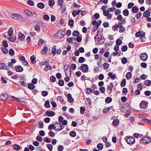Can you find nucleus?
Masks as SVG:
<instances>
[{
  "mask_svg": "<svg viewBox=\"0 0 151 151\" xmlns=\"http://www.w3.org/2000/svg\"><path fill=\"white\" fill-rule=\"evenodd\" d=\"M103 147V145L99 143L97 145V147L100 150H102Z\"/></svg>",
  "mask_w": 151,
  "mask_h": 151,
  "instance_id": "obj_42",
  "label": "nucleus"
},
{
  "mask_svg": "<svg viewBox=\"0 0 151 151\" xmlns=\"http://www.w3.org/2000/svg\"><path fill=\"white\" fill-rule=\"evenodd\" d=\"M52 69L51 66L49 64V63L46 65V67L44 68V70L47 71L48 70H51Z\"/></svg>",
  "mask_w": 151,
  "mask_h": 151,
  "instance_id": "obj_17",
  "label": "nucleus"
},
{
  "mask_svg": "<svg viewBox=\"0 0 151 151\" xmlns=\"http://www.w3.org/2000/svg\"><path fill=\"white\" fill-rule=\"evenodd\" d=\"M48 149L50 151H52V146L51 144H48L47 145Z\"/></svg>",
  "mask_w": 151,
  "mask_h": 151,
  "instance_id": "obj_64",
  "label": "nucleus"
},
{
  "mask_svg": "<svg viewBox=\"0 0 151 151\" xmlns=\"http://www.w3.org/2000/svg\"><path fill=\"white\" fill-rule=\"evenodd\" d=\"M13 19H16V18H18L21 17V16L16 13H12L11 15Z\"/></svg>",
  "mask_w": 151,
  "mask_h": 151,
  "instance_id": "obj_16",
  "label": "nucleus"
},
{
  "mask_svg": "<svg viewBox=\"0 0 151 151\" xmlns=\"http://www.w3.org/2000/svg\"><path fill=\"white\" fill-rule=\"evenodd\" d=\"M19 40H22L25 38L24 35L21 33H19Z\"/></svg>",
  "mask_w": 151,
  "mask_h": 151,
  "instance_id": "obj_20",
  "label": "nucleus"
},
{
  "mask_svg": "<svg viewBox=\"0 0 151 151\" xmlns=\"http://www.w3.org/2000/svg\"><path fill=\"white\" fill-rule=\"evenodd\" d=\"M127 59L125 57L123 58L122 59V62L123 64H126L127 62Z\"/></svg>",
  "mask_w": 151,
  "mask_h": 151,
  "instance_id": "obj_49",
  "label": "nucleus"
},
{
  "mask_svg": "<svg viewBox=\"0 0 151 151\" xmlns=\"http://www.w3.org/2000/svg\"><path fill=\"white\" fill-rule=\"evenodd\" d=\"M58 85L60 86H63L64 85V81L62 79H60L58 81Z\"/></svg>",
  "mask_w": 151,
  "mask_h": 151,
  "instance_id": "obj_37",
  "label": "nucleus"
},
{
  "mask_svg": "<svg viewBox=\"0 0 151 151\" xmlns=\"http://www.w3.org/2000/svg\"><path fill=\"white\" fill-rule=\"evenodd\" d=\"M35 88V86L32 83H30L28 85V88L30 89H33Z\"/></svg>",
  "mask_w": 151,
  "mask_h": 151,
  "instance_id": "obj_35",
  "label": "nucleus"
},
{
  "mask_svg": "<svg viewBox=\"0 0 151 151\" xmlns=\"http://www.w3.org/2000/svg\"><path fill=\"white\" fill-rule=\"evenodd\" d=\"M114 87V85L112 82L110 83V85H108L107 86V89L110 90V93H111L112 89Z\"/></svg>",
  "mask_w": 151,
  "mask_h": 151,
  "instance_id": "obj_13",
  "label": "nucleus"
},
{
  "mask_svg": "<svg viewBox=\"0 0 151 151\" xmlns=\"http://www.w3.org/2000/svg\"><path fill=\"white\" fill-rule=\"evenodd\" d=\"M42 95L44 96H46L48 94V92L47 91H43L41 93Z\"/></svg>",
  "mask_w": 151,
  "mask_h": 151,
  "instance_id": "obj_55",
  "label": "nucleus"
},
{
  "mask_svg": "<svg viewBox=\"0 0 151 151\" xmlns=\"http://www.w3.org/2000/svg\"><path fill=\"white\" fill-rule=\"evenodd\" d=\"M49 5L50 7L53 6L55 4L54 0H50L49 1Z\"/></svg>",
  "mask_w": 151,
  "mask_h": 151,
  "instance_id": "obj_36",
  "label": "nucleus"
},
{
  "mask_svg": "<svg viewBox=\"0 0 151 151\" xmlns=\"http://www.w3.org/2000/svg\"><path fill=\"white\" fill-rule=\"evenodd\" d=\"M122 41L119 39H117L116 41V44L118 45H120L122 43Z\"/></svg>",
  "mask_w": 151,
  "mask_h": 151,
  "instance_id": "obj_40",
  "label": "nucleus"
},
{
  "mask_svg": "<svg viewBox=\"0 0 151 151\" xmlns=\"http://www.w3.org/2000/svg\"><path fill=\"white\" fill-rule=\"evenodd\" d=\"M36 139L41 142L42 141V138L40 136L38 135L36 137Z\"/></svg>",
  "mask_w": 151,
  "mask_h": 151,
  "instance_id": "obj_63",
  "label": "nucleus"
},
{
  "mask_svg": "<svg viewBox=\"0 0 151 151\" xmlns=\"http://www.w3.org/2000/svg\"><path fill=\"white\" fill-rule=\"evenodd\" d=\"M73 35L74 36H76L79 34V32L78 31H74L73 32Z\"/></svg>",
  "mask_w": 151,
  "mask_h": 151,
  "instance_id": "obj_50",
  "label": "nucleus"
},
{
  "mask_svg": "<svg viewBox=\"0 0 151 151\" xmlns=\"http://www.w3.org/2000/svg\"><path fill=\"white\" fill-rule=\"evenodd\" d=\"M1 51L5 54H6L8 52V50L6 48H2L1 49Z\"/></svg>",
  "mask_w": 151,
  "mask_h": 151,
  "instance_id": "obj_47",
  "label": "nucleus"
},
{
  "mask_svg": "<svg viewBox=\"0 0 151 151\" xmlns=\"http://www.w3.org/2000/svg\"><path fill=\"white\" fill-rule=\"evenodd\" d=\"M69 134L72 137H74L76 136V132L74 131H71L70 132Z\"/></svg>",
  "mask_w": 151,
  "mask_h": 151,
  "instance_id": "obj_46",
  "label": "nucleus"
},
{
  "mask_svg": "<svg viewBox=\"0 0 151 151\" xmlns=\"http://www.w3.org/2000/svg\"><path fill=\"white\" fill-rule=\"evenodd\" d=\"M30 59L31 62L32 64H34L35 63L36 58L34 57V55L30 57Z\"/></svg>",
  "mask_w": 151,
  "mask_h": 151,
  "instance_id": "obj_34",
  "label": "nucleus"
},
{
  "mask_svg": "<svg viewBox=\"0 0 151 151\" xmlns=\"http://www.w3.org/2000/svg\"><path fill=\"white\" fill-rule=\"evenodd\" d=\"M121 50L123 52H125L127 50V46L125 45L122 46L121 48Z\"/></svg>",
  "mask_w": 151,
  "mask_h": 151,
  "instance_id": "obj_51",
  "label": "nucleus"
},
{
  "mask_svg": "<svg viewBox=\"0 0 151 151\" xmlns=\"http://www.w3.org/2000/svg\"><path fill=\"white\" fill-rule=\"evenodd\" d=\"M126 140L128 144L131 145L134 143L135 142L134 138L132 137H128L126 139Z\"/></svg>",
  "mask_w": 151,
  "mask_h": 151,
  "instance_id": "obj_4",
  "label": "nucleus"
},
{
  "mask_svg": "<svg viewBox=\"0 0 151 151\" xmlns=\"http://www.w3.org/2000/svg\"><path fill=\"white\" fill-rule=\"evenodd\" d=\"M140 58L142 60L145 61L147 58V55L145 53H142L140 55Z\"/></svg>",
  "mask_w": 151,
  "mask_h": 151,
  "instance_id": "obj_7",
  "label": "nucleus"
},
{
  "mask_svg": "<svg viewBox=\"0 0 151 151\" xmlns=\"http://www.w3.org/2000/svg\"><path fill=\"white\" fill-rule=\"evenodd\" d=\"M132 11L134 13H137L138 11V9L136 6L133 7L132 9Z\"/></svg>",
  "mask_w": 151,
  "mask_h": 151,
  "instance_id": "obj_25",
  "label": "nucleus"
},
{
  "mask_svg": "<svg viewBox=\"0 0 151 151\" xmlns=\"http://www.w3.org/2000/svg\"><path fill=\"white\" fill-rule=\"evenodd\" d=\"M112 100V98L110 97H107L105 99V101L108 103H110Z\"/></svg>",
  "mask_w": 151,
  "mask_h": 151,
  "instance_id": "obj_39",
  "label": "nucleus"
},
{
  "mask_svg": "<svg viewBox=\"0 0 151 151\" xmlns=\"http://www.w3.org/2000/svg\"><path fill=\"white\" fill-rule=\"evenodd\" d=\"M144 83L145 85L148 86H150V85L151 84V81L148 80H145L144 82Z\"/></svg>",
  "mask_w": 151,
  "mask_h": 151,
  "instance_id": "obj_33",
  "label": "nucleus"
},
{
  "mask_svg": "<svg viewBox=\"0 0 151 151\" xmlns=\"http://www.w3.org/2000/svg\"><path fill=\"white\" fill-rule=\"evenodd\" d=\"M100 35H99L98 34L96 37H94V39L96 40L97 42H99L101 40V37H99Z\"/></svg>",
  "mask_w": 151,
  "mask_h": 151,
  "instance_id": "obj_32",
  "label": "nucleus"
},
{
  "mask_svg": "<svg viewBox=\"0 0 151 151\" xmlns=\"http://www.w3.org/2000/svg\"><path fill=\"white\" fill-rule=\"evenodd\" d=\"M37 6L40 9H43L45 7V5L43 3L40 2L37 4Z\"/></svg>",
  "mask_w": 151,
  "mask_h": 151,
  "instance_id": "obj_19",
  "label": "nucleus"
},
{
  "mask_svg": "<svg viewBox=\"0 0 151 151\" xmlns=\"http://www.w3.org/2000/svg\"><path fill=\"white\" fill-rule=\"evenodd\" d=\"M42 51H44V52H43V51L41 52H42V54H46V53L47 52V46H44V47H43V48L42 50Z\"/></svg>",
  "mask_w": 151,
  "mask_h": 151,
  "instance_id": "obj_24",
  "label": "nucleus"
},
{
  "mask_svg": "<svg viewBox=\"0 0 151 151\" xmlns=\"http://www.w3.org/2000/svg\"><path fill=\"white\" fill-rule=\"evenodd\" d=\"M55 127L53 129L56 131H59L63 129V128H62V126L61 124L60 123H56L55 124Z\"/></svg>",
  "mask_w": 151,
  "mask_h": 151,
  "instance_id": "obj_2",
  "label": "nucleus"
},
{
  "mask_svg": "<svg viewBox=\"0 0 151 151\" xmlns=\"http://www.w3.org/2000/svg\"><path fill=\"white\" fill-rule=\"evenodd\" d=\"M68 100L69 102H72L73 101V99L72 97V96L70 93H68L67 96Z\"/></svg>",
  "mask_w": 151,
  "mask_h": 151,
  "instance_id": "obj_14",
  "label": "nucleus"
},
{
  "mask_svg": "<svg viewBox=\"0 0 151 151\" xmlns=\"http://www.w3.org/2000/svg\"><path fill=\"white\" fill-rule=\"evenodd\" d=\"M2 44L4 47H7L8 46V43L6 41H3L2 42Z\"/></svg>",
  "mask_w": 151,
  "mask_h": 151,
  "instance_id": "obj_53",
  "label": "nucleus"
},
{
  "mask_svg": "<svg viewBox=\"0 0 151 151\" xmlns=\"http://www.w3.org/2000/svg\"><path fill=\"white\" fill-rule=\"evenodd\" d=\"M45 106V107L47 108H49L50 106V102L48 100H47L45 102L44 104Z\"/></svg>",
  "mask_w": 151,
  "mask_h": 151,
  "instance_id": "obj_29",
  "label": "nucleus"
},
{
  "mask_svg": "<svg viewBox=\"0 0 151 151\" xmlns=\"http://www.w3.org/2000/svg\"><path fill=\"white\" fill-rule=\"evenodd\" d=\"M45 113L48 116H52L55 114V113L53 111H47Z\"/></svg>",
  "mask_w": 151,
  "mask_h": 151,
  "instance_id": "obj_9",
  "label": "nucleus"
},
{
  "mask_svg": "<svg viewBox=\"0 0 151 151\" xmlns=\"http://www.w3.org/2000/svg\"><path fill=\"white\" fill-rule=\"evenodd\" d=\"M50 80L52 82H55L56 80V78L55 76H51L50 77Z\"/></svg>",
  "mask_w": 151,
  "mask_h": 151,
  "instance_id": "obj_52",
  "label": "nucleus"
},
{
  "mask_svg": "<svg viewBox=\"0 0 151 151\" xmlns=\"http://www.w3.org/2000/svg\"><path fill=\"white\" fill-rule=\"evenodd\" d=\"M44 42V41L42 39H40L38 42V45L39 46L42 45L43 42Z\"/></svg>",
  "mask_w": 151,
  "mask_h": 151,
  "instance_id": "obj_60",
  "label": "nucleus"
},
{
  "mask_svg": "<svg viewBox=\"0 0 151 151\" xmlns=\"http://www.w3.org/2000/svg\"><path fill=\"white\" fill-rule=\"evenodd\" d=\"M14 69L18 72H21L23 70V68L21 66L16 65L15 66Z\"/></svg>",
  "mask_w": 151,
  "mask_h": 151,
  "instance_id": "obj_8",
  "label": "nucleus"
},
{
  "mask_svg": "<svg viewBox=\"0 0 151 151\" xmlns=\"http://www.w3.org/2000/svg\"><path fill=\"white\" fill-rule=\"evenodd\" d=\"M94 17L96 19H97L99 18L100 15L98 13H96L94 14Z\"/></svg>",
  "mask_w": 151,
  "mask_h": 151,
  "instance_id": "obj_61",
  "label": "nucleus"
},
{
  "mask_svg": "<svg viewBox=\"0 0 151 151\" xmlns=\"http://www.w3.org/2000/svg\"><path fill=\"white\" fill-rule=\"evenodd\" d=\"M6 68H7V66L3 63H0V69H5Z\"/></svg>",
  "mask_w": 151,
  "mask_h": 151,
  "instance_id": "obj_27",
  "label": "nucleus"
},
{
  "mask_svg": "<svg viewBox=\"0 0 151 151\" xmlns=\"http://www.w3.org/2000/svg\"><path fill=\"white\" fill-rule=\"evenodd\" d=\"M7 38L10 41L12 42H14L16 39V37L14 35L12 37H8Z\"/></svg>",
  "mask_w": 151,
  "mask_h": 151,
  "instance_id": "obj_15",
  "label": "nucleus"
},
{
  "mask_svg": "<svg viewBox=\"0 0 151 151\" xmlns=\"http://www.w3.org/2000/svg\"><path fill=\"white\" fill-rule=\"evenodd\" d=\"M56 35H57V36H60L59 37L60 38H61L63 37L64 36V35H65V34H62L60 32H58V33L56 34Z\"/></svg>",
  "mask_w": 151,
  "mask_h": 151,
  "instance_id": "obj_59",
  "label": "nucleus"
},
{
  "mask_svg": "<svg viewBox=\"0 0 151 151\" xmlns=\"http://www.w3.org/2000/svg\"><path fill=\"white\" fill-rule=\"evenodd\" d=\"M97 65L98 66V67L99 68H101L102 66V64L101 63V60H100L99 61H98L97 62Z\"/></svg>",
  "mask_w": 151,
  "mask_h": 151,
  "instance_id": "obj_62",
  "label": "nucleus"
},
{
  "mask_svg": "<svg viewBox=\"0 0 151 151\" xmlns=\"http://www.w3.org/2000/svg\"><path fill=\"white\" fill-rule=\"evenodd\" d=\"M126 81L125 79H124L121 83V85L122 86H124L126 85Z\"/></svg>",
  "mask_w": 151,
  "mask_h": 151,
  "instance_id": "obj_48",
  "label": "nucleus"
},
{
  "mask_svg": "<svg viewBox=\"0 0 151 151\" xmlns=\"http://www.w3.org/2000/svg\"><path fill=\"white\" fill-rule=\"evenodd\" d=\"M9 98L7 93H1L0 94V99L2 101H5Z\"/></svg>",
  "mask_w": 151,
  "mask_h": 151,
  "instance_id": "obj_6",
  "label": "nucleus"
},
{
  "mask_svg": "<svg viewBox=\"0 0 151 151\" xmlns=\"http://www.w3.org/2000/svg\"><path fill=\"white\" fill-rule=\"evenodd\" d=\"M9 35L10 36H12L13 32V28L12 27L9 28L8 31Z\"/></svg>",
  "mask_w": 151,
  "mask_h": 151,
  "instance_id": "obj_28",
  "label": "nucleus"
},
{
  "mask_svg": "<svg viewBox=\"0 0 151 151\" xmlns=\"http://www.w3.org/2000/svg\"><path fill=\"white\" fill-rule=\"evenodd\" d=\"M74 23L73 20V19H71L69 21L68 24L69 26H73Z\"/></svg>",
  "mask_w": 151,
  "mask_h": 151,
  "instance_id": "obj_45",
  "label": "nucleus"
},
{
  "mask_svg": "<svg viewBox=\"0 0 151 151\" xmlns=\"http://www.w3.org/2000/svg\"><path fill=\"white\" fill-rule=\"evenodd\" d=\"M85 61V59L83 57H80L78 59V62L81 63L84 62Z\"/></svg>",
  "mask_w": 151,
  "mask_h": 151,
  "instance_id": "obj_43",
  "label": "nucleus"
},
{
  "mask_svg": "<svg viewBox=\"0 0 151 151\" xmlns=\"http://www.w3.org/2000/svg\"><path fill=\"white\" fill-rule=\"evenodd\" d=\"M27 3L29 5L31 6H34V3L33 1L31 0H28L27 1Z\"/></svg>",
  "mask_w": 151,
  "mask_h": 151,
  "instance_id": "obj_54",
  "label": "nucleus"
},
{
  "mask_svg": "<svg viewBox=\"0 0 151 151\" xmlns=\"http://www.w3.org/2000/svg\"><path fill=\"white\" fill-rule=\"evenodd\" d=\"M56 46H53L52 47V52L53 56H54L56 53Z\"/></svg>",
  "mask_w": 151,
  "mask_h": 151,
  "instance_id": "obj_18",
  "label": "nucleus"
},
{
  "mask_svg": "<svg viewBox=\"0 0 151 151\" xmlns=\"http://www.w3.org/2000/svg\"><path fill=\"white\" fill-rule=\"evenodd\" d=\"M148 103L145 101H142L139 104V107L142 109H145L147 108Z\"/></svg>",
  "mask_w": 151,
  "mask_h": 151,
  "instance_id": "obj_3",
  "label": "nucleus"
},
{
  "mask_svg": "<svg viewBox=\"0 0 151 151\" xmlns=\"http://www.w3.org/2000/svg\"><path fill=\"white\" fill-rule=\"evenodd\" d=\"M150 12L148 10L144 12L143 14V16L145 17H148L150 15Z\"/></svg>",
  "mask_w": 151,
  "mask_h": 151,
  "instance_id": "obj_23",
  "label": "nucleus"
},
{
  "mask_svg": "<svg viewBox=\"0 0 151 151\" xmlns=\"http://www.w3.org/2000/svg\"><path fill=\"white\" fill-rule=\"evenodd\" d=\"M112 123L114 125L117 126L119 124V121L118 119H115L113 120Z\"/></svg>",
  "mask_w": 151,
  "mask_h": 151,
  "instance_id": "obj_22",
  "label": "nucleus"
},
{
  "mask_svg": "<svg viewBox=\"0 0 151 151\" xmlns=\"http://www.w3.org/2000/svg\"><path fill=\"white\" fill-rule=\"evenodd\" d=\"M27 146L28 147L29 150V149L31 151L35 149L34 147L31 145H30L29 146L28 145Z\"/></svg>",
  "mask_w": 151,
  "mask_h": 151,
  "instance_id": "obj_58",
  "label": "nucleus"
},
{
  "mask_svg": "<svg viewBox=\"0 0 151 151\" xmlns=\"http://www.w3.org/2000/svg\"><path fill=\"white\" fill-rule=\"evenodd\" d=\"M24 12L26 14L29 16L32 17L33 16V13L29 10L25 9L24 10Z\"/></svg>",
  "mask_w": 151,
  "mask_h": 151,
  "instance_id": "obj_10",
  "label": "nucleus"
},
{
  "mask_svg": "<svg viewBox=\"0 0 151 151\" xmlns=\"http://www.w3.org/2000/svg\"><path fill=\"white\" fill-rule=\"evenodd\" d=\"M123 14L124 15L127 16L129 15V12L128 10L127 9H124L123 10Z\"/></svg>",
  "mask_w": 151,
  "mask_h": 151,
  "instance_id": "obj_31",
  "label": "nucleus"
},
{
  "mask_svg": "<svg viewBox=\"0 0 151 151\" xmlns=\"http://www.w3.org/2000/svg\"><path fill=\"white\" fill-rule=\"evenodd\" d=\"M65 74L66 76H67L68 74H69L70 75V76L71 74V70L70 68H67L66 69V70H65Z\"/></svg>",
  "mask_w": 151,
  "mask_h": 151,
  "instance_id": "obj_26",
  "label": "nucleus"
},
{
  "mask_svg": "<svg viewBox=\"0 0 151 151\" xmlns=\"http://www.w3.org/2000/svg\"><path fill=\"white\" fill-rule=\"evenodd\" d=\"M132 76V74L130 72H128L126 75V77L127 79H130Z\"/></svg>",
  "mask_w": 151,
  "mask_h": 151,
  "instance_id": "obj_30",
  "label": "nucleus"
},
{
  "mask_svg": "<svg viewBox=\"0 0 151 151\" xmlns=\"http://www.w3.org/2000/svg\"><path fill=\"white\" fill-rule=\"evenodd\" d=\"M9 53L12 56L14 54L15 52L13 49H10L9 50Z\"/></svg>",
  "mask_w": 151,
  "mask_h": 151,
  "instance_id": "obj_44",
  "label": "nucleus"
},
{
  "mask_svg": "<svg viewBox=\"0 0 151 151\" xmlns=\"http://www.w3.org/2000/svg\"><path fill=\"white\" fill-rule=\"evenodd\" d=\"M142 14V13L141 12H139L137 14H136V17L137 19L139 18Z\"/></svg>",
  "mask_w": 151,
  "mask_h": 151,
  "instance_id": "obj_56",
  "label": "nucleus"
},
{
  "mask_svg": "<svg viewBox=\"0 0 151 151\" xmlns=\"http://www.w3.org/2000/svg\"><path fill=\"white\" fill-rule=\"evenodd\" d=\"M111 55L114 56H115L117 55L118 56H120L121 55V53L120 52H114L111 54Z\"/></svg>",
  "mask_w": 151,
  "mask_h": 151,
  "instance_id": "obj_38",
  "label": "nucleus"
},
{
  "mask_svg": "<svg viewBox=\"0 0 151 151\" xmlns=\"http://www.w3.org/2000/svg\"><path fill=\"white\" fill-rule=\"evenodd\" d=\"M61 9H62V10H63V12H65V10H66V7L63 4L62 5H61Z\"/></svg>",
  "mask_w": 151,
  "mask_h": 151,
  "instance_id": "obj_57",
  "label": "nucleus"
},
{
  "mask_svg": "<svg viewBox=\"0 0 151 151\" xmlns=\"http://www.w3.org/2000/svg\"><path fill=\"white\" fill-rule=\"evenodd\" d=\"M88 66L86 64H83L81 66V70H82L84 73L88 72Z\"/></svg>",
  "mask_w": 151,
  "mask_h": 151,
  "instance_id": "obj_5",
  "label": "nucleus"
},
{
  "mask_svg": "<svg viewBox=\"0 0 151 151\" xmlns=\"http://www.w3.org/2000/svg\"><path fill=\"white\" fill-rule=\"evenodd\" d=\"M81 11L80 10H79L77 11L75 10L72 12V14L74 17H75L76 15H78Z\"/></svg>",
  "mask_w": 151,
  "mask_h": 151,
  "instance_id": "obj_12",
  "label": "nucleus"
},
{
  "mask_svg": "<svg viewBox=\"0 0 151 151\" xmlns=\"http://www.w3.org/2000/svg\"><path fill=\"white\" fill-rule=\"evenodd\" d=\"M13 148L15 150L17 151L22 150V147L17 144H14L13 146Z\"/></svg>",
  "mask_w": 151,
  "mask_h": 151,
  "instance_id": "obj_11",
  "label": "nucleus"
},
{
  "mask_svg": "<svg viewBox=\"0 0 151 151\" xmlns=\"http://www.w3.org/2000/svg\"><path fill=\"white\" fill-rule=\"evenodd\" d=\"M103 66L105 69H107L109 68V65L107 63H105L103 64Z\"/></svg>",
  "mask_w": 151,
  "mask_h": 151,
  "instance_id": "obj_41",
  "label": "nucleus"
},
{
  "mask_svg": "<svg viewBox=\"0 0 151 151\" xmlns=\"http://www.w3.org/2000/svg\"><path fill=\"white\" fill-rule=\"evenodd\" d=\"M151 141V138L148 136L143 137L141 140L140 141V142H141L144 143H149Z\"/></svg>",
  "mask_w": 151,
  "mask_h": 151,
  "instance_id": "obj_1",
  "label": "nucleus"
},
{
  "mask_svg": "<svg viewBox=\"0 0 151 151\" xmlns=\"http://www.w3.org/2000/svg\"><path fill=\"white\" fill-rule=\"evenodd\" d=\"M108 75L112 79H114L116 76V74H113L111 72L109 73L108 74Z\"/></svg>",
  "mask_w": 151,
  "mask_h": 151,
  "instance_id": "obj_21",
  "label": "nucleus"
}]
</instances>
